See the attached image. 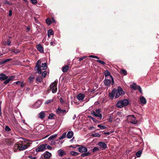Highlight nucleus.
<instances>
[{
	"label": "nucleus",
	"mask_w": 159,
	"mask_h": 159,
	"mask_svg": "<svg viewBox=\"0 0 159 159\" xmlns=\"http://www.w3.org/2000/svg\"><path fill=\"white\" fill-rule=\"evenodd\" d=\"M41 63V60H39L36 63V66L34 68L35 70L37 71V72L39 74H41V72L39 70L41 68H43V69H42L43 70H45L47 67L46 63L45 62L42 63L41 66H40Z\"/></svg>",
	"instance_id": "f257e3e1"
},
{
	"label": "nucleus",
	"mask_w": 159,
	"mask_h": 159,
	"mask_svg": "<svg viewBox=\"0 0 159 159\" xmlns=\"http://www.w3.org/2000/svg\"><path fill=\"white\" fill-rule=\"evenodd\" d=\"M129 103V101L127 99L119 101L116 104V106L118 108H121L127 106Z\"/></svg>",
	"instance_id": "f03ea898"
},
{
	"label": "nucleus",
	"mask_w": 159,
	"mask_h": 159,
	"mask_svg": "<svg viewBox=\"0 0 159 159\" xmlns=\"http://www.w3.org/2000/svg\"><path fill=\"white\" fill-rule=\"evenodd\" d=\"M127 120L128 122L134 124H136L138 123V121L136 120V118L133 115H129L127 116Z\"/></svg>",
	"instance_id": "7ed1b4c3"
},
{
	"label": "nucleus",
	"mask_w": 159,
	"mask_h": 159,
	"mask_svg": "<svg viewBox=\"0 0 159 159\" xmlns=\"http://www.w3.org/2000/svg\"><path fill=\"white\" fill-rule=\"evenodd\" d=\"M57 80H55L50 85V89L53 93H56L57 90Z\"/></svg>",
	"instance_id": "20e7f679"
},
{
	"label": "nucleus",
	"mask_w": 159,
	"mask_h": 159,
	"mask_svg": "<svg viewBox=\"0 0 159 159\" xmlns=\"http://www.w3.org/2000/svg\"><path fill=\"white\" fill-rule=\"evenodd\" d=\"M110 78L111 79V80L109 79H105L103 81L104 83L106 86H109L111 83L112 85L114 84V81L112 77L110 76Z\"/></svg>",
	"instance_id": "39448f33"
},
{
	"label": "nucleus",
	"mask_w": 159,
	"mask_h": 159,
	"mask_svg": "<svg viewBox=\"0 0 159 159\" xmlns=\"http://www.w3.org/2000/svg\"><path fill=\"white\" fill-rule=\"evenodd\" d=\"M51 156L52 154L51 153L48 151H46L41 156L39 159H44L43 157L45 159H48Z\"/></svg>",
	"instance_id": "423d86ee"
},
{
	"label": "nucleus",
	"mask_w": 159,
	"mask_h": 159,
	"mask_svg": "<svg viewBox=\"0 0 159 159\" xmlns=\"http://www.w3.org/2000/svg\"><path fill=\"white\" fill-rule=\"evenodd\" d=\"M76 146L79 147L78 148V150L79 152L80 153H82L84 152H86L88 151L87 148L83 145H80L77 144L76 145Z\"/></svg>",
	"instance_id": "0eeeda50"
},
{
	"label": "nucleus",
	"mask_w": 159,
	"mask_h": 159,
	"mask_svg": "<svg viewBox=\"0 0 159 159\" xmlns=\"http://www.w3.org/2000/svg\"><path fill=\"white\" fill-rule=\"evenodd\" d=\"M47 144H41L38 147L35 149L36 152H42L46 149V146Z\"/></svg>",
	"instance_id": "6e6552de"
},
{
	"label": "nucleus",
	"mask_w": 159,
	"mask_h": 159,
	"mask_svg": "<svg viewBox=\"0 0 159 159\" xmlns=\"http://www.w3.org/2000/svg\"><path fill=\"white\" fill-rule=\"evenodd\" d=\"M15 147L19 148V149L20 151H23L27 148V146L26 145H22L21 147H20L17 144H15Z\"/></svg>",
	"instance_id": "1a4fd4ad"
},
{
	"label": "nucleus",
	"mask_w": 159,
	"mask_h": 159,
	"mask_svg": "<svg viewBox=\"0 0 159 159\" xmlns=\"http://www.w3.org/2000/svg\"><path fill=\"white\" fill-rule=\"evenodd\" d=\"M57 114L59 115H63L66 113V110H61L60 107H58L57 111Z\"/></svg>",
	"instance_id": "9d476101"
},
{
	"label": "nucleus",
	"mask_w": 159,
	"mask_h": 159,
	"mask_svg": "<svg viewBox=\"0 0 159 159\" xmlns=\"http://www.w3.org/2000/svg\"><path fill=\"white\" fill-rule=\"evenodd\" d=\"M98 145L100 146L102 149H106L107 148V146L106 144L104 142H100L98 143Z\"/></svg>",
	"instance_id": "9b49d317"
},
{
	"label": "nucleus",
	"mask_w": 159,
	"mask_h": 159,
	"mask_svg": "<svg viewBox=\"0 0 159 159\" xmlns=\"http://www.w3.org/2000/svg\"><path fill=\"white\" fill-rule=\"evenodd\" d=\"M15 78L14 76H10L7 79L5 80L4 82V84H8L10 81L12 80L13 79Z\"/></svg>",
	"instance_id": "f8f14e48"
},
{
	"label": "nucleus",
	"mask_w": 159,
	"mask_h": 159,
	"mask_svg": "<svg viewBox=\"0 0 159 159\" xmlns=\"http://www.w3.org/2000/svg\"><path fill=\"white\" fill-rule=\"evenodd\" d=\"M140 101L142 105L145 104L147 102L146 100L143 96H141L140 97Z\"/></svg>",
	"instance_id": "ddd939ff"
},
{
	"label": "nucleus",
	"mask_w": 159,
	"mask_h": 159,
	"mask_svg": "<svg viewBox=\"0 0 159 159\" xmlns=\"http://www.w3.org/2000/svg\"><path fill=\"white\" fill-rule=\"evenodd\" d=\"M42 102L39 100H38L34 104V107L35 108H38L42 104Z\"/></svg>",
	"instance_id": "4468645a"
},
{
	"label": "nucleus",
	"mask_w": 159,
	"mask_h": 159,
	"mask_svg": "<svg viewBox=\"0 0 159 159\" xmlns=\"http://www.w3.org/2000/svg\"><path fill=\"white\" fill-rule=\"evenodd\" d=\"M116 92V89H114L111 92L109 93V96L111 99H112L114 98L115 95V93Z\"/></svg>",
	"instance_id": "2eb2a0df"
},
{
	"label": "nucleus",
	"mask_w": 159,
	"mask_h": 159,
	"mask_svg": "<svg viewBox=\"0 0 159 159\" xmlns=\"http://www.w3.org/2000/svg\"><path fill=\"white\" fill-rule=\"evenodd\" d=\"M45 116V114L44 111H42L39 113L38 116V118L42 120L43 119Z\"/></svg>",
	"instance_id": "dca6fc26"
},
{
	"label": "nucleus",
	"mask_w": 159,
	"mask_h": 159,
	"mask_svg": "<svg viewBox=\"0 0 159 159\" xmlns=\"http://www.w3.org/2000/svg\"><path fill=\"white\" fill-rule=\"evenodd\" d=\"M36 48L37 50L41 53H43L44 51L43 48L41 44H39L37 45Z\"/></svg>",
	"instance_id": "f3484780"
},
{
	"label": "nucleus",
	"mask_w": 159,
	"mask_h": 159,
	"mask_svg": "<svg viewBox=\"0 0 159 159\" xmlns=\"http://www.w3.org/2000/svg\"><path fill=\"white\" fill-rule=\"evenodd\" d=\"M85 97L84 95L82 93H80L77 97V99L79 101H82L83 100Z\"/></svg>",
	"instance_id": "a211bd4d"
},
{
	"label": "nucleus",
	"mask_w": 159,
	"mask_h": 159,
	"mask_svg": "<svg viewBox=\"0 0 159 159\" xmlns=\"http://www.w3.org/2000/svg\"><path fill=\"white\" fill-rule=\"evenodd\" d=\"M9 77L6 76L5 74H0V80L2 81L6 80Z\"/></svg>",
	"instance_id": "6ab92c4d"
},
{
	"label": "nucleus",
	"mask_w": 159,
	"mask_h": 159,
	"mask_svg": "<svg viewBox=\"0 0 159 159\" xmlns=\"http://www.w3.org/2000/svg\"><path fill=\"white\" fill-rule=\"evenodd\" d=\"M116 91L118 92L119 94L120 95H123L125 93L122 89L120 87H119L117 89H116Z\"/></svg>",
	"instance_id": "aec40b11"
},
{
	"label": "nucleus",
	"mask_w": 159,
	"mask_h": 159,
	"mask_svg": "<svg viewBox=\"0 0 159 159\" xmlns=\"http://www.w3.org/2000/svg\"><path fill=\"white\" fill-rule=\"evenodd\" d=\"M73 134L72 131H69L67 134V137L68 139H71L73 136Z\"/></svg>",
	"instance_id": "412c9836"
},
{
	"label": "nucleus",
	"mask_w": 159,
	"mask_h": 159,
	"mask_svg": "<svg viewBox=\"0 0 159 159\" xmlns=\"http://www.w3.org/2000/svg\"><path fill=\"white\" fill-rule=\"evenodd\" d=\"M91 113L94 116L96 117H98L100 119H101L102 117V115L101 114H97L96 112L93 111H91Z\"/></svg>",
	"instance_id": "4be33fe9"
},
{
	"label": "nucleus",
	"mask_w": 159,
	"mask_h": 159,
	"mask_svg": "<svg viewBox=\"0 0 159 159\" xmlns=\"http://www.w3.org/2000/svg\"><path fill=\"white\" fill-rule=\"evenodd\" d=\"M58 155L60 157H62L66 154L65 151L61 149H59L58 151Z\"/></svg>",
	"instance_id": "5701e85b"
},
{
	"label": "nucleus",
	"mask_w": 159,
	"mask_h": 159,
	"mask_svg": "<svg viewBox=\"0 0 159 159\" xmlns=\"http://www.w3.org/2000/svg\"><path fill=\"white\" fill-rule=\"evenodd\" d=\"M138 86V85L134 83L131 84L130 85V87L132 89L134 90H136Z\"/></svg>",
	"instance_id": "b1692460"
},
{
	"label": "nucleus",
	"mask_w": 159,
	"mask_h": 159,
	"mask_svg": "<svg viewBox=\"0 0 159 159\" xmlns=\"http://www.w3.org/2000/svg\"><path fill=\"white\" fill-rule=\"evenodd\" d=\"M16 84L20 85L22 87L24 86V84L23 82H21L20 81H17L15 82Z\"/></svg>",
	"instance_id": "393cba45"
},
{
	"label": "nucleus",
	"mask_w": 159,
	"mask_h": 159,
	"mask_svg": "<svg viewBox=\"0 0 159 159\" xmlns=\"http://www.w3.org/2000/svg\"><path fill=\"white\" fill-rule=\"evenodd\" d=\"M69 67L68 66H63L62 69V71L63 72H66L68 70Z\"/></svg>",
	"instance_id": "a878e982"
},
{
	"label": "nucleus",
	"mask_w": 159,
	"mask_h": 159,
	"mask_svg": "<svg viewBox=\"0 0 159 159\" xmlns=\"http://www.w3.org/2000/svg\"><path fill=\"white\" fill-rule=\"evenodd\" d=\"M57 136V134H55L54 135H52L49 137L48 139L49 141H52L54 139L56 138Z\"/></svg>",
	"instance_id": "bb28decb"
},
{
	"label": "nucleus",
	"mask_w": 159,
	"mask_h": 159,
	"mask_svg": "<svg viewBox=\"0 0 159 159\" xmlns=\"http://www.w3.org/2000/svg\"><path fill=\"white\" fill-rule=\"evenodd\" d=\"M12 60L11 59H7L4 60L1 62H0V65H2L4 64L7 62H8Z\"/></svg>",
	"instance_id": "cd10ccee"
},
{
	"label": "nucleus",
	"mask_w": 159,
	"mask_h": 159,
	"mask_svg": "<svg viewBox=\"0 0 159 159\" xmlns=\"http://www.w3.org/2000/svg\"><path fill=\"white\" fill-rule=\"evenodd\" d=\"M53 34V31L51 29L48 30V36L49 38H50L51 35Z\"/></svg>",
	"instance_id": "c85d7f7f"
},
{
	"label": "nucleus",
	"mask_w": 159,
	"mask_h": 159,
	"mask_svg": "<svg viewBox=\"0 0 159 159\" xmlns=\"http://www.w3.org/2000/svg\"><path fill=\"white\" fill-rule=\"evenodd\" d=\"M84 153L81 154V156L82 157H85L88 156L90 154V153L89 152H84Z\"/></svg>",
	"instance_id": "c756f323"
},
{
	"label": "nucleus",
	"mask_w": 159,
	"mask_h": 159,
	"mask_svg": "<svg viewBox=\"0 0 159 159\" xmlns=\"http://www.w3.org/2000/svg\"><path fill=\"white\" fill-rule=\"evenodd\" d=\"M70 154L72 156H77L79 155V153L75 151H72L70 152Z\"/></svg>",
	"instance_id": "7c9ffc66"
},
{
	"label": "nucleus",
	"mask_w": 159,
	"mask_h": 159,
	"mask_svg": "<svg viewBox=\"0 0 159 159\" xmlns=\"http://www.w3.org/2000/svg\"><path fill=\"white\" fill-rule=\"evenodd\" d=\"M142 151L141 150H140L136 152V155L137 157H139L141 156V155L142 154Z\"/></svg>",
	"instance_id": "2f4dec72"
},
{
	"label": "nucleus",
	"mask_w": 159,
	"mask_h": 159,
	"mask_svg": "<svg viewBox=\"0 0 159 159\" xmlns=\"http://www.w3.org/2000/svg\"><path fill=\"white\" fill-rule=\"evenodd\" d=\"M46 22L48 25H49L52 23V21L49 18H47L46 20Z\"/></svg>",
	"instance_id": "473e14b6"
},
{
	"label": "nucleus",
	"mask_w": 159,
	"mask_h": 159,
	"mask_svg": "<svg viewBox=\"0 0 159 159\" xmlns=\"http://www.w3.org/2000/svg\"><path fill=\"white\" fill-rule=\"evenodd\" d=\"M66 135V132L64 133L59 138V139L61 140L64 139Z\"/></svg>",
	"instance_id": "72a5a7b5"
},
{
	"label": "nucleus",
	"mask_w": 159,
	"mask_h": 159,
	"mask_svg": "<svg viewBox=\"0 0 159 159\" xmlns=\"http://www.w3.org/2000/svg\"><path fill=\"white\" fill-rule=\"evenodd\" d=\"M104 74L105 76L106 77L107 76H111L110 75V73L108 70H106L105 71V72H104Z\"/></svg>",
	"instance_id": "f704fd0d"
},
{
	"label": "nucleus",
	"mask_w": 159,
	"mask_h": 159,
	"mask_svg": "<svg viewBox=\"0 0 159 159\" xmlns=\"http://www.w3.org/2000/svg\"><path fill=\"white\" fill-rule=\"evenodd\" d=\"M42 74V78H44L47 75V72L45 70H44L42 72H41V73Z\"/></svg>",
	"instance_id": "c9c22d12"
},
{
	"label": "nucleus",
	"mask_w": 159,
	"mask_h": 159,
	"mask_svg": "<svg viewBox=\"0 0 159 159\" xmlns=\"http://www.w3.org/2000/svg\"><path fill=\"white\" fill-rule=\"evenodd\" d=\"M92 136L93 137H100V134L98 133H96L94 134H93Z\"/></svg>",
	"instance_id": "e433bc0d"
},
{
	"label": "nucleus",
	"mask_w": 159,
	"mask_h": 159,
	"mask_svg": "<svg viewBox=\"0 0 159 159\" xmlns=\"http://www.w3.org/2000/svg\"><path fill=\"white\" fill-rule=\"evenodd\" d=\"M98 127L100 128L101 129H104L106 128V127L103 126L101 125H98L97 126Z\"/></svg>",
	"instance_id": "4c0bfd02"
},
{
	"label": "nucleus",
	"mask_w": 159,
	"mask_h": 159,
	"mask_svg": "<svg viewBox=\"0 0 159 159\" xmlns=\"http://www.w3.org/2000/svg\"><path fill=\"white\" fill-rule=\"evenodd\" d=\"M43 79V78H42V77H41L39 76L37 77L36 80L37 81H38L39 82H40Z\"/></svg>",
	"instance_id": "58836bf2"
},
{
	"label": "nucleus",
	"mask_w": 159,
	"mask_h": 159,
	"mask_svg": "<svg viewBox=\"0 0 159 159\" xmlns=\"http://www.w3.org/2000/svg\"><path fill=\"white\" fill-rule=\"evenodd\" d=\"M54 115L52 113L50 114L48 117V118L50 119H52Z\"/></svg>",
	"instance_id": "ea45409f"
},
{
	"label": "nucleus",
	"mask_w": 159,
	"mask_h": 159,
	"mask_svg": "<svg viewBox=\"0 0 159 159\" xmlns=\"http://www.w3.org/2000/svg\"><path fill=\"white\" fill-rule=\"evenodd\" d=\"M88 117L89 118L91 119L94 122H97L98 121V120L94 118L92 116H88Z\"/></svg>",
	"instance_id": "a19ab883"
},
{
	"label": "nucleus",
	"mask_w": 159,
	"mask_h": 159,
	"mask_svg": "<svg viewBox=\"0 0 159 159\" xmlns=\"http://www.w3.org/2000/svg\"><path fill=\"white\" fill-rule=\"evenodd\" d=\"M11 51L14 53H15L16 54H17L20 52V51H19V50H17V49L12 50H11Z\"/></svg>",
	"instance_id": "79ce46f5"
},
{
	"label": "nucleus",
	"mask_w": 159,
	"mask_h": 159,
	"mask_svg": "<svg viewBox=\"0 0 159 159\" xmlns=\"http://www.w3.org/2000/svg\"><path fill=\"white\" fill-rule=\"evenodd\" d=\"M99 150V148L98 147H95L93 148L92 150V151L93 152H96L98 151Z\"/></svg>",
	"instance_id": "37998d69"
},
{
	"label": "nucleus",
	"mask_w": 159,
	"mask_h": 159,
	"mask_svg": "<svg viewBox=\"0 0 159 159\" xmlns=\"http://www.w3.org/2000/svg\"><path fill=\"white\" fill-rule=\"evenodd\" d=\"M121 74H124L125 75H126L127 74V72L126 70H121Z\"/></svg>",
	"instance_id": "c03bdc74"
},
{
	"label": "nucleus",
	"mask_w": 159,
	"mask_h": 159,
	"mask_svg": "<svg viewBox=\"0 0 159 159\" xmlns=\"http://www.w3.org/2000/svg\"><path fill=\"white\" fill-rule=\"evenodd\" d=\"M95 112L97 114H101L102 115V114L101 113V111L99 109H96Z\"/></svg>",
	"instance_id": "a18cd8bd"
},
{
	"label": "nucleus",
	"mask_w": 159,
	"mask_h": 159,
	"mask_svg": "<svg viewBox=\"0 0 159 159\" xmlns=\"http://www.w3.org/2000/svg\"><path fill=\"white\" fill-rule=\"evenodd\" d=\"M34 78V77L33 76H30L29 77V80L30 82H32L33 81Z\"/></svg>",
	"instance_id": "49530a36"
},
{
	"label": "nucleus",
	"mask_w": 159,
	"mask_h": 159,
	"mask_svg": "<svg viewBox=\"0 0 159 159\" xmlns=\"http://www.w3.org/2000/svg\"><path fill=\"white\" fill-rule=\"evenodd\" d=\"M53 99H49L48 100L46 101L45 102V104H48L50 103L51 102H53Z\"/></svg>",
	"instance_id": "de8ad7c7"
},
{
	"label": "nucleus",
	"mask_w": 159,
	"mask_h": 159,
	"mask_svg": "<svg viewBox=\"0 0 159 159\" xmlns=\"http://www.w3.org/2000/svg\"><path fill=\"white\" fill-rule=\"evenodd\" d=\"M5 130L7 132H9L11 130V129L8 126H6L5 127Z\"/></svg>",
	"instance_id": "09e8293b"
},
{
	"label": "nucleus",
	"mask_w": 159,
	"mask_h": 159,
	"mask_svg": "<svg viewBox=\"0 0 159 159\" xmlns=\"http://www.w3.org/2000/svg\"><path fill=\"white\" fill-rule=\"evenodd\" d=\"M137 89H138V90L139 91L140 93L141 94H142L143 93L140 86L139 85H138L137 87Z\"/></svg>",
	"instance_id": "8fccbe9b"
},
{
	"label": "nucleus",
	"mask_w": 159,
	"mask_h": 159,
	"mask_svg": "<svg viewBox=\"0 0 159 159\" xmlns=\"http://www.w3.org/2000/svg\"><path fill=\"white\" fill-rule=\"evenodd\" d=\"M120 95V94H119L118 92L117 91L115 93V98H118L119 96Z\"/></svg>",
	"instance_id": "3c124183"
},
{
	"label": "nucleus",
	"mask_w": 159,
	"mask_h": 159,
	"mask_svg": "<svg viewBox=\"0 0 159 159\" xmlns=\"http://www.w3.org/2000/svg\"><path fill=\"white\" fill-rule=\"evenodd\" d=\"M89 57L93 58H96V59H99V58L98 57L96 56H94V55H90L89 56Z\"/></svg>",
	"instance_id": "603ef678"
},
{
	"label": "nucleus",
	"mask_w": 159,
	"mask_h": 159,
	"mask_svg": "<svg viewBox=\"0 0 159 159\" xmlns=\"http://www.w3.org/2000/svg\"><path fill=\"white\" fill-rule=\"evenodd\" d=\"M97 61L99 63H100V64H102V65H105V63L101 60H97Z\"/></svg>",
	"instance_id": "864d4df0"
},
{
	"label": "nucleus",
	"mask_w": 159,
	"mask_h": 159,
	"mask_svg": "<svg viewBox=\"0 0 159 159\" xmlns=\"http://www.w3.org/2000/svg\"><path fill=\"white\" fill-rule=\"evenodd\" d=\"M28 157L30 159H37V157H33L31 155L28 156Z\"/></svg>",
	"instance_id": "5fc2aeb1"
},
{
	"label": "nucleus",
	"mask_w": 159,
	"mask_h": 159,
	"mask_svg": "<svg viewBox=\"0 0 159 159\" xmlns=\"http://www.w3.org/2000/svg\"><path fill=\"white\" fill-rule=\"evenodd\" d=\"M87 57L86 56H84L83 57H81L79 58V61H81L84 59L86 58Z\"/></svg>",
	"instance_id": "6e6d98bb"
},
{
	"label": "nucleus",
	"mask_w": 159,
	"mask_h": 159,
	"mask_svg": "<svg viewBox=\"0 0 159 159\" xmlns=\"http://www.w3.org/2000/svg\"><path fill=\"white\" fill-rule=\"evenodd\" d=\"M46 147H47V148L48 149L51 150L52 149V147L50 145H47V144Z\"/></svg>",
	"instance_id": "4d7b16f0"
},
{
	"label": "nucleus",
	"mask_w": 159,
	"mask_h": 159,
	"mask_svg": "<svg viewBox=\"0 0 159 159\" xmlns=\"http://www.w3.org/2000/svg\"><path fill=\"white\" fill-rule=\"evenodd\" d=\"M30 1L32 3L34 4H36L37 2V1L36 0H30Z\"/></svg>",
	"instance_id": "13d9d810"
},
{
	"label": "nucleus",
	"mask_w": 159,
	"mask_h": 159,
	"mask_svg": "<svg viewBox=\"0 0 159 159\" xmlns=\"http://www.w3.org/2000/svg\"><path fill=\"white\" fill-rule=\"evenodd\" d=\"M112 120H113L112 117L111 116H110L109 118V121L110 122H112Z\"/></svg>",
	"instance_id": "bf43d9fd"
},
{
	"label": "nucleus",
	"mask_w": 159,
	"mask_h": 159,
	"mask_svg": "<svg viewBox=\"0 0 159 159\" xmlns=\"http://www.w3.org/2000/svg\"><path fill=\"white\" fill-rule=\"evenodd\" d=\"M12 11L11 10L9 11V16H11L12 15Z\"/></svg>",
	"instance_id": "052dcab7"
},
{
	"label": "nucleus",
	"mask_w": 159,
	"mask_h": 159,
	"mask_svg": "<svg viewBox=\"0 0 159 159\" xmlns=\"http://www.w3.org/2000/svg\"><path fill=\"white\" fill-rule=\"evenodd\" d=\"M50 44L52 46H54L55 44V43L52 42H51L50 43Z\"/></svg>",
	"instance_id": "680f3d73"
},
{
	"label": "nucleus",
	"mask_w": 159,
	"mask_h": 159,
	"mask_svg": "<svg viewBox=\"0 0 159 159\" xmlns=\"http://www.w3.org/2000/svg\"><path fill=\"white\" fill-rule=\"evenodd\" d=\"M11 43V42L10 41H9V40L7 41V44L8 45H9V46L10 45Z\"/></svg>",
	"instance_id": "e2e57ef3"
},
{
	"label": "nucleus",
	"mask_w": 159,
	"mask_h": 159,
	"mask_svg": "<svg viewBox=\"0 0 159 159\" xmlns=\"http://www.w3.org/2000/svg\"><path fill=\"white\" fill-rule=\"evenodd\" d=\"M56 143V142L55 141H53L52 140L51 141L52 144L54 145Z\"/></svg>",
	"instance_id": "0e129e2a"
},
{
	"label": "nucleus",
	"mask_w": 159,
	"mask_h": 159,
	"mask_svg": "<svg viewBox=\"0 0 159 159\" xmlns=\"http://www.w3.org/2000/svg\"><path fill=\"white\" fill-rule=\"evenodd\" d=\"M60 102L61 103H63V102L64 101L61 98L60 99Z\"/></svg>",
	"instance_id": "69168bd1"
},
{
	"label": "nucleus",
	"mask_w": 159,
	"mask_h": 159,
	"mask_svg": "<svg viewBox=\"0 0 159 159\" xmlns=\"http://www.w3.org/2000/svg\"><path fill=\"white\" fill-rule=\"evenodd\" d=\"M30 27L29 26H28L27 27V30L28 31H29L30 30Z\"/></svg>",
	"instance_id": "338daca9"
},
{
	"label": "nucleus",
	"mask_w": 159,
	"mask_h": 159,
	"mask_svg": "<svg viewBox=\"0 0 159 159\" xmlns=\"http://www.w3.org/2000/svg\"><path fill=\"white\" fill-rule=\"evenodd\" d=\"M104 134H107V135H109L110 134V133L109 132H105L104 133Z\"/></svg>",
	"instance_id": "774afa93"
}]
</instances>
